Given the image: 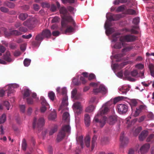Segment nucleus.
Returning a JSON list of instances; mask_svg holds the SVG:
<instances>
[{
    "instance_id": "obj_26",
    "label": "nucleus",
    "mask_w": 154,
    "mask_h": 154,
    "mask_svg": "<svg viewBox=\"0 0 154 154\" xmlns=\"http://www.w3.org/2000/svg\"><path fill=\"white\" fill-rule=\"evenodd\" d=\"M132 113L131 114V116H133L134 117H136L138 116L141 112L140 111L138 107H137L136 109L135 110H134L133 109V108L132 109Z\"/></svg>"
},
{
    "instance_id": "obj_57",
    "label": "nucleus",
    "mask_w": 154,
    "mask_h": 154,
    "mask_svg": "<svg viewBox=\"0 0 154 154\" xmlns=\"http://www.w3.org/2000/svg\"><path fill=\"white\" fill-rule=\"evenodd\" d=\"M19 30L20 31L23 32H26L27 30V29L26 28L23 27H20Z\"/></svg>"
},
{
    "instance_id": "obj_7",
    "label": "nucleus",
    "mask_w": 154,
    "mask_h": 154,
    "mask_svg": "<svg viewBox=\"0 0 154 154\" xmlns=\"http://www.w3.org/2000/svg\"><path fill=\"white\" fill-rule=\"evenodd\" d=\"M60 12L62 17L61 25L62 26H64L65 25V23L69 21V19L71 21H73V19L72 17L66 15L67 11L64 7H63L61 8L60 9Z\"/></svg>"
},
{
    "instance_id": "obj_18",
    "label": "nucleus",
    "mask_w": 154,
    "mask_h": 154,
    "mask_svg": "<svg viewBox=\"0 0 154 154\" xmlns=\"http://www.w3.org/2000/svg\"><path fill=\"white\" fill-rule=\"evenodd\" d=\"M41 99L42 100L41 103L42 106L40 110L41 112L43 113L45 111L47 108L49 106V105L46 102L43 97H41Z\"/></svg>"
},
{
    "instance_id": "obj_30",
    "label": "nucleus",
    "mask_w": 154,
    "mask_h": 154,
    "mask_svg": "<svg viewBox=\"0 0 154 154\" xmlns=\"http://www.w3.org/2000/svg\"><path fill=\"white\" fill-rule=\"evenodd\" d=\"M77 141L78 143H79L81 145L82 148L83 147L84 143H83V137L82 136H79V137L77 138Z\"/></svg>"
},
{
    "instance_id": "obj_54",
    "label": "nucleus",
    "mask_w": 154,
    "mask_h": 154,
    "mask_svg": "<svg viewBox=\"0 0 154 154\" xmlns=\"http://www.w3.org/2000/svg\"><path fill=\"white\" fill-rule=\"evenodd\" d=\"M12 34L15 35H19L22 34V33L17 30H15L12 31Z\"/></svg>"
},
{
    "instance_id": "obj_23",
    "label": "nucleus",
    "mask_w": 154,
    "mask_h": 154,
    "mask_svg": "<svg viewBox=\"0 0 154 154\" xmlns=\"http://www.w3.org/2000/svg\"><path fill=\"white\" fill-rule=\"evenodd\" d=\"M84 121L86 125L88 126L90 123L91 119L89 115L88 114H85L84 116Z\"/></svg>"
},
{
    "instance_id": "obj_21",
    "label": "nucleus",
    "mask_w": 154,
    "mask_h": 154,
    "mask_svg": "<svg viewBox=\"0 0 154 154\" xmlns=\"http://www.w3.org/2000/svg\"><path fill=\"white\" fill-rule=\"evenodd\" d=\"M79 95L77 93L76 89H74L71 92V98L73 100L78 99L79 98Z\"/></svg>"
},
{
    "instance_id": "obj_59",
    "label": "nucleus",
    "mask_w": 154,
    "mask_h": 154,
    "mask_svg": "<svg viewBox=\"0 0 154 154\" xmlns=\"http://www.w3.org/2000/svg\"><path fill=\"white\" fill-rule=\"evenodd\" d=\"M60 34V33L58 31H54L52 32V35L54 36H58Z\"/></svg>"
},
{
    "instance_id": "obj_32",
    "label": "nucleus",
    "mask_w": 154,
    "mask_h": 154,
    "mask_svg": "<svg viewBox=\"0 0 154 154\" xmlns=\"http://www.w3.org/2000/svg\"><path fill=\"white\" fill-rule=\"evenodd\" d=\"M6 119V116L5 114H3L0 118V124L4 123Z\"/></svg>"
},
{
    "instance_id": "obj_47",
    "label": "nucleus",
    "mask_w": 154,
    "mask_h": 154,
    "mask_svg": "<svg viewBox=\"0 0 154 154\" xmlns=\"http://www.w3.org/2000/svg\"><path fill=\"white\" fill-rule=\"evenodd\" d=\"M60 20V18L57 17H55L53 18L52 20V23H56L58 22Z\"/></svg>"
},
{
    "instance_id": "obj_8",
    "label": "nucleus",
    "mask_w": 154,
    "mask_h": 154,
    "mask_svg": "<svg viewBox=\"0 0 154 154\" xmlns=\"http://www.w3.org/2000/svg\"><path fill=\"white\" fill-rule=\"evenodd\" d=\"M70 130V128L69 125L64 126L57 135V141L59 142L61 141L64 137L65 132L69 133Z\"/></svg>"
},
{
    "instance_id": "obj_46",
    "label": "nucleus",
    "mask_w": 154,
    "mask_h": 154,
    "mask_svg": "<svg viewBox=\"0 0 154 154\" xmlns=\"http://www.w3.org/2000/svg\"><path fill=\"white\" fill-rule=\"evenodd\" d=\"M20 111L22 113H24L25 110V106L24 105H20Z\"/></svg>"
},
{
    "instance_id": "obj_25",
    "label": "nucleus",
    "mask_w": 154,
    "mask_h": 154,
    "mask_svg": "<svg viewBox=\"0 0 154 154\" xmlns=\"http://www.w3.org/2000/svg\"><path fill=\"white\" fill-rule=\"evenodd\" d=\"M117 120V117L115 116H110L108 122L110 125H113L114 124Z\"/></svg>"
},
{
    "instance_id": "obj_33",
    "label": "nucleus",
    "mask_w": 154,
    "mask_h": 154,
    "mask_svg": "<svg viewBox=\"0 0 154 154\" xmlns=\"http://www.w3.org/2000/svg\"><path fill=\"white\" fill-rule=\"evenodd\" d=\"M149 67L151 75L152 76L154 77V66L152 64H150Z\"/></svg>"
},
{
    "instance_id": "obj_28",
    "label": "nucleus",
    "mask_w": 154,
    "mask_h": 154,
    "mask_svg": "<svg viewBox=\"0 0 154 154\" xmlns=\"http://www.w3.org/2000/svg\"><path fill=\"white\" fill-rule=\"evenodd\" d=\"M131 119V117H128L126 119V123L128 124V127H129L131 126V125H133L134 123L136 122L137 121V119L135 118L133 119L132 121L131 122V124H129L130 123V119Z\"/></svg>"
},
{
    "instance_id": "obj_34",
    "label": "nucleus",
    "mask_w": 154,
    "mask_h": 154,
    "mask_svg": "<svg viewBox=\"0 0 154 154\" xmlns=\"http://www.w3.org/2000/svg\"><path fill=\"white\" fill-rule=\"evenodd\" d=\"M124 97L123 96H119L115 98L113 100V103L114 104L116 103L119 101L123 100Z\"/></svg>"
},
{
    "instance_id": "obj_64",
    "label": "nucleus",
    "mask_w": 154,
    "mask_h": 154,
    "mask_svg": "<svg viewBox=\"0 0 154 154\" xmlns=\"http://www.w3.org/2000/svg\"><path fill=\"white\" fill-rule=\"evenodd\" d=\"M1 10L3 12H6L8 11V9L5 8L4 7H1Z\"/></svg>"
},
{
    "instance_id": "obj_43",
    "label": "nucleus",
    "mask_w": 154,
    "mask_h": 154,
    "mask_svg": "<svg viewBox=\"0 0 154 154\" xmlns=\"http://www.w3.org/2000/svg\"><path fill=\"white\" fill-rule=\"evenodd\" d=\"M141 128L140 127H137L135 130V131L134 132V135L136 136L139 132L141 131Z\"/></svg>"
},
{
    "instance_id": "obj_36",
    "label": "nucleus",
    "mask_w": 154,
    "mask_h": 154,
    "mask_svg": "<svg viewBox=\"0 0 154 154\" xmlns=\"http://www.w3.org/2000/svg\"><path fill=\"white\" fill-rule=\"evenodd\" d=\"M48 96L51 100H53L55 97V95L53 92L50 91L48 93Z\"/></svg>"
},
{
    "instance_id": "obj_41",
    "label": "nucleus",
    "mask_w": 154,
    "mask_h": 154,
    "mask_svg": "<svg viewBox=\"0 0 154 154\" xmlns=\"http://www.w3.org/2000/svg\"><path fill=\"white\" fill-rule=\"evenodd\" d=\"M137 102L135 100H131L130 103V105L131 106V109L133 108V106H136L137 105Z\"/></svg>"
},
{
    "instance_id": "obj_11",
    "label": "nucleus",
    "mask_w": 154,
    "mask_h": 154,
    "mask_svg": "<svg viewBox=\"0 0 154 154\" xmlns=\"http://www.w3.org/2000/svg\"><path fill=\"white\" fill-rule=\"evenodd\" d=\"M45 123L43 117H35L33 119V125L34 127H39L43 126Z\"/></svg>"
},
{
    "instance_id": "obj_53",
    "label": "nucleus",
    "mask_w": 154,
    "mask_h": 154,
    "mask_svg": "<svg viewBox=\"0 0 154 154\" xmlns=\"http://www.w3.org/2000/svg\"><path fill=\"white\" fill-rule=\"evenodd\" d=\"M125 9V7L124 6H121L118 7L116 11L117 12H120L123 11Z\"/></svg>"
},
{
    "instance_id": "obj_12",
    "label": "nucleus",
    "mask_w": 154,
    "mask_h": 154,
    "mask_svg": "<svg viewBox=\"0 0 154 154\" xmlns=\"http://www.w3.org/2000/svg\"><path fill=\"white\" fill-rule=\"evenodd\" d=\"M51 35V33L49 30H45L42 32L41 34L37 35L35 38L36 40L38 41H41L45 37H48Z\"/></svg>"
},
{
    "instance_id": "obj_5",
    "label": "nucleus",
    "mask_w": 154,
    "mask_h": 154,
    "mask_svg": "<svg viewBox=\"0 0 154 154\" xmlns=\"http://www.w3.org/2000/svg\"><path fill=\"white\" fill-rule=\"evenodd\" d=\"M90 85L94 87L93 92L95 94L101 92L103 94H104L107 93V89L103 85L99 83L92 82L90 83Z\"/></svg>"
},
{
    "instance_id": "obj_24",
    "label": "nucleus",
    "mask_w": 154,
    "mask_h": 154,
    "mask_svg": "<svg viewBox=\"0 0 154 154\" xmlns=\"http://www.w3.org/2000/svg\"><path fill=\"white\" fill-rule=\"evenodd\" d=\"M127 62H125L122 63L121 65H119L118 64L116 63L113 64L112 66L113 68L115 70L123 68L124 66L127 64Z\"/></svg>"
},
{
    "instance_id": "obj_50",
    "label": "nucleus",
    "mask_w": 154,
    "mask_h": 154,
    "mask_svg": "<svg viewBox=\"0 0 154 154\" xmlns=\"http://www.w3.org/2000/svg\"><path fill=\"white\" fill-rule=\"evenodd\" d=\"M5 50V48L2 46L0 45V56L2 55V53H4Z\"/></svg>"
},
{
    "instance_id": "obj_3",
    "label": "nucleus",
    "mask_w": 154,
    "mask_h": 154,
    "mask_svg": "<svg viewBox=\"0 0 154 154\" xmlns=\"http://www.w3.org/2000/svg\"><path fill=\"white\" fill-rule=\"evenodd\" d=\"M23 99L26 100L28 104H32L34 101H37L38 98L35 93H33L28 88H25L22 91Z\"/></svg>"
},
{
    "instance_id": "obj_9",
    "label": "nucleus",
    "mask_w": 154,
    "mask_h": 154,
    "mask_svg": "<svg viewBox=\"0 0 154 154\" xmlns=\"http://www.w3.org/2000/svg\"><path fill=\"white\" fill-rule=\"evenodd\" d=\"M138 74V72L136 70H134L129 72L128 70L126 71L124 73V75L126 78L128 80L131 81H134L135 79L132 77H136Z\"/></svg>"
},
{
    "instance_id": "obj_48",
    "label": "nucleus",
    "mask_w": 154,
    "mask_h": 154,
    "mask_svg": "<svg viewBox=\"0 0 154 154\" xmlns=\"http://www.w3.org/2000/svg\"><path fill=\"white\" fill-rule=\"evenodd\" d=\"M120 140L122 141H125V140H128L127 138L125 137L124 134L123 133L121 134L120 137Z\"/></svg>"
},
{
    "instance_id": "obj_62",
    "label": "nucleus",
    "mask_w": 154,
    "mask_h": 154,
    "mask_svg": "<svg viewBox=\"0 0 154 154\" xmlns=\"http://www.w3.org/2000/svg\"><path fill=\"white\" fill-rule=\"evenodd\" d=\"M146 118V116H142L140 117L138 120L139 122H140L143 121Z\"/></svg>"
},
{
    "instance_id": "obj_27",
    "label": "nucleus",
    "mask_w": 154,
    "mask_h": 154,
    "mask_svg": "<svg viewBox=\"0 0 154 154\" xmlns=\"http://www.w3.org/2000/svg\"><path fill=\"white\" fill-rule=\"evenodd\" d=\"M148 135V132L146 131L142 132L139 136V140L140 141L143 140Z\"/></svg>"
},
{
    "instance_id": "obj_4",
    "label": "nucleus",
    "mask_w": 154,
    "mask_h": 154,
    "mask_svg": "<svg viewBox=\"0 0 154 154\" xmlns=\"http://www.w3.org/2000/svg\"><path fill=\"white\" fill-rule=\"evenodd\" d=\"M107 20L106 21L104 25V27L106 29V33L107 35L111 34L114 31V29L113 28H109L111 26L110 20H118L120 17L118 15H114L110 13H108L106 15Z\"/></svg>"
},
{
    "instance_id": "obj_20",
    "label": "nucleus",
    "mask_w": 154,
    "mask_h": 154,
    "mask_svg": "<svg viewBox=\"0 0 154 154\" xmlns=\"http://www.w3.org/2000/svg\"><path fill=\"white\" fill-rule=\"evenodd\" d=\"M51 112L48 116V119L49 120L53 121L57 118V113L54 109H53V110L51 109Z\"/></svg>"
},
{
    "instance_id": "obj_40",
    "label": "nucleus",
    "mask_w": 154,
    "mask_h": 154,
    "mask_svg": "<svg viewBox=\"0 0 154 154\" xmlns=\"http://www.w3.org/2000/svg\"><path fill=\"white\" fill-rule=\"evenodd\" d=\"M127 13L129 14H136V11L134 10L131 9H128L127 11Z\"/></svg>"
},
{
    "instance_id": "obj_45",
    "label": "nucleus",
    "mask_w": 154,
    "mask_h": 154,
    "mask_svg": "<svg viewBox=\"0 0 154 154\" xmlns=\"http://www.w3.org/2000/svg\"><path fill=\"white\" fill-rule=\"evenodd\" d=\"M140 112H141L142 111L146 109V106L144 105H141L138 107Z\"/></svg>"
},
{
    "instance_id": "obj_55",
    "label": "nucleus",
    "mask_w": 154,
    "mask_h": 154,
    "mask_svg": "<svg viewBox=\"0 0 154 154\" xmlns=\"http://www.w3.org/2000/svg\"><path fill=\"white\" fill-rule=\"evenodd\" d=\"M90 101L91 103H97L98 102L97 99L95 97L92 98L90 100Z\"/></svg>"
},
{
    "instance_id": "obj_38",
    "label": "nucleus",
    "mask_w": 154,
    "mask_h": 154,
    "mask_svg": "<svg viewBox=\"0 0 154 154\" xmlns=\"http://www.w3.org/2000/svg\"><path fill=\"white\" fill-rule=\"evenodd\" d=\"M57 126L56 125H54V127L49 132V135H52L54 133L57 131Z\"/></svg>"
},
{
    "instance_id": "obj_22",
    "label": "nucleus",
    "mask_w": 154,
    "mask_h": 154,
    "mask_svg": "<svg viewBox=\"0 0 154 154\" xmlns=\"http://www.w3.org/2000/svg\"><path fill=\"white\" fill-rule=\"evenodd\" d=\"M4 59L7 61L8 62H12L14 59L12 58L10 53L9 51H7L4 57Z\"/></svg>"
},
{
    "instance_id": "obj_17",
    "label": "nucleus",
    "mask_w": 154,
    "mask_h": 154,
    "mask_svg": "<svg viewBox=\"0 0 154 154\" xmlns=\"http://www.w3.org/2000/svg\"><path fill=\"white\" fill-rule=\"evenodd\" d=\"M19 87L18 85L16 84H12L8 85L6 86V88H8V95L9 96V94L13 93L14 89Z\"/></svg>"
},
{
    "instance_id": "obj_14",
    "label": "nucleus",
    "mask_w": 154,
    "mask_h": 154,
    "mask_svg": "<svg viewBox=\"0 0 154 154\" xmlns=\"http://www.w3.org/2000/svg\"><path fill=\"white\" fill-rule=\"evenodd\" d=\"M64 106H63V108L61 109L60 107L59 108V110H62V112H64V110L66 111V112H64L63 115V122H66L68 123L70 121V115L68 112V108L67 109L65 108Z\"/></svg>"
},
{
    "instance_id": "obj_58",
    "label": "nucleus",
    "mask_w": 154,
    "mask_h": 154,
    "mask_svg": "<svg viewBox=\"0 0 154 154\" xmlns=\"http://www.w3.org/2000/svg\"><path fill=\"white\" fill-rule=\"evenodd\" d=\"M8 7L10 8H13L14 6V5L11 2H8L6 5Z\"/></svg>"
},
{
    "instance_id": "obj_63",
    "label": "nucleus",
    "mask_w": 154,
    "mask_h": 154,
    "mask_svg": "<svg viewBox=\"0 0 154 154\" xmlns=\"http://www.w3.org/2000/svg\"><path fill=\"white\" fill-rule=\"evenodd\" d=\"M116 75L119 78H122L123 76V73L122 72H120L116 73Z\"/></svg>"
},
{
    "instance_id": "obj_19",
    "label": "nucleus",
    "mask_w": 154,
    "mask_h": 154,
    "mask_svg": "<svg viewBox=\"0 0 154 154\" xmlns=\"http://www.w3.org/2000/svg\"><path fill=\"white\" fill-rule=\"evenodd\" d=\"M150 148V146L148 143H146L143 145L140 148V150L141 154H144L148 151Z\"/></svg>"
},
{
    "instance_id": "obj_37",
    "label": "nucleus",
    "mask_w": 154,
    "mask_h": 154,
    "mask_svg": "<svg viewBox=\"0 0 154 154\" xmlns=\"http://www.w3.org/2000/svg\"><path fill=\"white\" fill-rule=\"evenodd\" d=\"M31 60L30 59L26 58L24 60L23 63L25 66H28L30 64Z\"/></svg>"
},
{
    "instance_id": "obj_10",
    "label": "nucleus",
    "mask_w": 154,
    "mask_h": 154,
    "mask_svg": "<svg viewBox=\"0 0 154 154\" xmlns=\"http://www.w3.org/2000/svg\"><path fill=\"white\" fill-rule=\"evenodd\" d=\"M61 91L62 94L65 96V97L62 100L60 108L62 109L63 106L65 107V109H67V106L68 105V103L67 102V97L66 96V88H63L62 89Z\"/></svg>"
},
{
    "instance_id": "obj_31",
    "label": "nucleus",
    "mask_w": 154,
    "mask_h": 154,
    "mask_svg": "<svg viewBox=\"0 0 154 154\" xmlns=\"http://www.w3.org/2000/svg\"><path fill=\"white\" fill-rule=\"evenodd\" d=\"M90 138L89 136H87L85 138L84 142L86 146L87 147H89L90 145Z\"/></svg>"
},
{
    "instance_id": "obj_16",
    "label": "nucleus",
    "mask_w": 154,
    "mask_h": 154,
    "mask_svg": "<svg viewBox=\"0 0 154 154\" xmlns=\"http://www.w3.org/2000/svg\"><path fill=\"white\" fill-rule=\"evenodd\" d=\"M69 22H71L72 24V26H69L66 29V30L65 32L66 33L69 32L70 33L73 32L74 30V27L75 26V23L74 22V21L73 20V21H71L70 20H69V21H67V22H66L65 23V24L64 26H62L63 27L65 26L67 24V23Z\"/></svg>"
},
{
    "instance_id": "obj_6",
    "label": "nucleus",
    "mask_w": 154,
    "mask_h": 154,
    "mask_svg": "<svg viewBox=\"0 0 154 154\" xmlns=\"http://www.w3.org/2000/svg\"><path fill=\"white\" fill-rule=\"evenodd\" d=\"M73 109L75 112V122L76 123H78L80 120V117L78 116L82 111V107L80 103L76 102L73 105Z\"/></svg>"
},
{
    "instance_id": "obj_39",
    "label": "nucleus",
    "mask_w": 154,
    "mask_h": 154,
    "mask_svg": "<svg viewBox=\"0 0 154 154\" xmlns=\"http://www.w3.org/2000/svg\"><path fill=\"white\" fill-rule=\"evenodd\" d=\"M72 82L75 85H78L80 84V82L78 81V77H77L73 79Z\"/></svg>"
},
{
    "instance_id": "obj_2",
    "label": "nucleus",
    "mask_w": 154,
    "mask_h": 154,
    "mask_svg": "<svg viewBox=\"0 0 154 154\" xmlns=\"http://www.w3.org/2000/svg\"><path fill=\"white\" fill-rule=\"evenodd\" d=\"M119 34L117 33L114 34L112 37V46L115 48L119 49L125 46V42L133 41L135 37L131 35H127L119 38Z\"/></svg>"
},
{
    "instance_id": "obj_35",
    "label": "nucleus",
    "mask_w": 154,
    "mask_h": 154,
    "mask_svg": "<svg viewBox=\"0 0 154 154\" xmlns=\"http://www.w3.org/2000/svg\"><path fill=\"white\" fill-rule=\"evenodd\" d=\"M28 17V15L26 14L22 13L20 14L19 17L21 20H24Z\"/></svg>"
},
{
    "instance_id": "obj_44",
    "label": "nucleus",
    "mask_w": 154,
    "mask_h": 154,
    "mask_svg": "<svg viewBox=\"0 0 154 154\" xmlns=\"http://www.w3.org/2000/svg\"><path fill=\"white\" fill-rule=\"evenodd\" d=\"M140 19L139 17H136L134 19L133 23L135 25H137L139 22Z\"/></svg>"
},
{
    "instance_id": "obj_15",
    "label": "nucleus",
    "mask_w": 154,
    "mask_h": 154,
    "mask_svg": "<svg viewBox=\"0 0 154 154\" xmlns=\"http://www.w3.org/2000/svg\"><path fill=\"white\" fill-rule=\"evenodd\" d=\"M130 86L128 85H123L119 86L118 89L119 92L122 94H126L127 92L129 90Z\"/></svg>"
},
{
    "instance_id": "obj_1",
    "label": "nucleus",
    "mask_w": 154,
    "mask_h": 154,
    "mask_svg": "<svg viewBox=\"0 0 154 154\" xmlns=\"http://www.w3.org/2000/svg\"><path fill=\"white\" fill-rule=\"evenodd\" d=\"M112 100H110L104 104L94 118V122L101 128L105 125L107 119L104 115L108 112L109 107L112 104Z\"/></svg>"
},
{
    "instance_id": "obj_52",
    "label": "nucleus",
    "mask_w": 154,
    "mask_h": 154,
    "mask_svg": "<svg viewBox=\"0 0 154 154\" xmlns=\"http://www.w3.org/2000/svg\"><path fill=\"white\" fill-rule=\"evenodd\" d=\"M154 135L153 134H151L147 138V142H149L152 141V139H153Z\"/></svg>"
},
{
    "instance_id": "obj_42",
    "label": "nucleus",
    "mask_w": 154,
    "mask_h": 154,
    "mask_svg": "<svg viewBox=\"0 0 154 154\" xmlns=\"http://www.w3.org/2000/svg\"><path fill=\"white\" fill-rule=\"evenodd\" d=\"M135 67L139 69H142L144 68V65L141 63H139L135 65Z\"/></svg>"
},
{
    "instance_id": "obj_29",
    "label": "nucleus",
    "mask_w": 154,
    "mask_h": 154,
    "mask_svg": "<svg viewBox=\"0 0 154 154\" xmlns=\"http://www.w3.org/2000/svg\"><path fill=\"white\" fill-rule=\"evenodd\" d=\"M95 108V107L93 105H90L86 107L85 111L88 112H91L94 110Z\"/></svg>"
},
{
    "instance_id": "obj_49",
    "label": "nucleus",
    "mask_w": 154,
    "mask_h": 154,
    "mask_svg": "<svg viewBox=\"0 0 154 154\" xmlns=\"http://www.w3.org/2000/svg\"><path fill=\"white\" fill-rule=\"evenodd\" d=\"M4 105L6 106L7 110L9 109L10 106L9 102L8 101H5L4 102Z\"/></svg>"
},
{
    "instance_id": "obj_56",
    "label": "nucleus",
    "mask_w": 154,
    "mask_h": 154,
    "mask_svg": "<svg viewBox=\"0 0 154 154\" xmlns=\"http://www.w3.org/2000/svg\"><path fill=\"white\" fill-rule=\"evenodd\" d=\"M32 36V35L31 34H29L27 35H23L22 36V37L24 38L29 39L31 38Z\"/></svg>"
},
{
    "instance_id": "obj_60",
    "label": "nucleus",
    "mask_w": 154,
    "mask_h": 154,
    "mask_svg": "<svg viewBox=\"0 0 154 154\" xmlns=\"http://www.w3.org/2000/svg\"><path fill=\"white\" fill-rule=\"evenodd\" d=\"M68 10L71 12L74 13L75 11V9L72 7H69L68 8Z\"/></svg>"
},
{
    "instance_id": "obj_13",
    "label": "nucleus",
    "mask_w": 154,
    "mask_h": 154,
    "mask_svg": "<svg viewBox=\"0 0 154 154\" xmlns=\"http://www.w3.org/2000/svg\"><path fill=\"white\" fill-rule=\"evenodd\" d=\"M128 107L125 104H119L117 106V110L120 114L125 113L128 111Z\"/></svg>"
},
{
    "instance_id": "obj_61",
    "label": "nucleus",
    "mask_w": 154,
    "mask_h": 154,
    "mask_svg": "<svg viewBox=\"0 0 154 154\" xmlns=\"http://www.w3.org/2000/svg\"><path fill=\"white\" fill-rule=\"evenodd\" d=\"M95 77V75L92 73L90 74L88 77V79L89 80H91L94 78Z\"/></svg>"
},
{
    "instance_id": "obj_51",
    "label": "nucleus",
    "mask_w": 154,
    "mask_h": 154,
    "mask_svg": "<svg viewBox=\"0 0 154 154\" xmlns=\"http://www.w3.org/2000/svg\"><path fill=\"white\" fill-rule=\"evenodd\" d=\"M62 2L63 3H73L74 2V0H61Z\"/></svg>"
}]
</instances>
